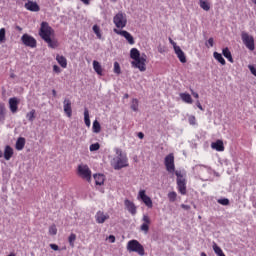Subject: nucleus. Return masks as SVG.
<instances>
[{"label": "nucleus", "mask_w": 256, "mask_h": 256, "mask_svg": "<svg viewBox=\"0 0 256 256\" xmlns=\"http://www.w3.org/2000/svg\"><path fill=\"white\" fill-rule=\"evenodd\" d=\"M40 36L50 48L55 49L58 47V42L52 39V36H54V30L49 26L48 22H42Z\"/></svg>", "instance_id": "nucleus-1"}, {"label": "nucleus", "mask_w": 256, "mask_h": 256, "mask_svg": "<svg viewBox=\"0 0 256 256\" xmlns=\"http://www.w3.org/2000/svg\"><path fill=\"white\" fill-rule=\"evenodd\" d=\"M130 58H132V67L138 68L140 72H145L146 71V61H147V56L145 54H140L139 50L136 48H132L130 50Z\"/></svg>", "instance_id": "nucleus-2"}, {"label": "nucleus", "mask_w": 256, "mask_h": 256, "mask_svg": "<svg viewBox=\"0 0 256 256\" xmlns=\"http://www.w3.org/2000/svg\"><path fill=\"white\" fill-rule=\"evenodd\" d=\"M114 152L116 153V156L110 161L112 168H114V170H121L122 168L128 167L129 162L127 155L124 154L120 148H114Z\"/></svg>", "instance_id": "nucleus-3"}, {"label": "nucleus", "mask_w": 256, "mask_h": 256, "mask_svg": "<svg viewBox=\"0 0 256 256\" xmlns=\"http://www.w3.org/2000/svg\"><path fill=\"white\" fill-rule=\"evenodd\" d=\"M176 184L178 185V192H180V194L185 195L187 192V188H186V179L185 176L186 174L184 172L181 171H176Z\"/></svg>", "instance_id": "nucleus-4"}, {"label": "nucleus", "mask_w": 256, "mask_h": 256, "mask_svg": "<svg viewBox=\"0 0 256 256\" xmlns=\"http://www.w3.org/2000/svg\"><path fill=\"white\" fill-rule=\"evenodd\" d=\"M126 249H128V252H136L140 256L145 255V249L142 244H140L137 240H130L128 241V244L126 245Z\"/></svg>", "instance_id": "nucleus-5"}, {"label": "nucleus", "mask_w": 256, "mask_h": 256, "mask_svg": "<svg viewBox=\"0 0 256 256\" xmlns=\"http://www.w3.org/2000/svg\"><path fill=\"white\" fill-rule=\"evenodd\" d=\"M241 40L247 49H249L250 51L255 50V40L253 36L249 35L247 32H242Z\"/></svg>", "instance_id": "nucleus-6"}, {"label": "nucleus", "mask_w": 256, "mask_h": 256, "mask_svg": "<svg viewBox=\"0 0 256 256\" xmlns=\"http://www.w3.org/2000/svg\"><path fill=\"white\" fill-rule=\"evenodd\" d=\"M114 25H116V28L123 29L127 26V14H124V12H118L116 16H114Z\"/></svg>", "instance_id": "nucleus-7"}, {"label": "nucleus", "mask_w": 256, "mask_h": 256, "mask_svg": "<svg viewBox=\"0 0 256 256\" xmlns=\"http://www.w3.org/2000/svg\"><path fill=\"white\" fill-rule=\"evenodd\" d=\"M78 175L88 181L89 183L92 181V171L87 165L81 164L78 167Z\"/></svg>", "instance_id": "nucleus-8"}, {"label": "nucleus", "mask_w": 256, "mask_h": 256, "mask_svg": "<svg viewBox=\"0 0 256 256\" xmlns=\"http://www.w3.org/2000/svg\"><path fill=\"white\" fill-rule=\"evenodd\" d=\"M164 165H166V170L170 173H175V158L173 154L166 156L164 159Z\"/></svg>", "instance_id": "nucleus-9"}, {"label": "nucleus", "mask_w": 256, "mask_h": 256, "mask_svg": "<svg viewBox=\"0 0 256 256\" xmlns=\"http://www.w3.org/2000/svg\"><path fill=\"white\" fill-rule=\"evenodd\" d=\"M21 40H22L23 44L27 47L35 48L37 46L36 40L28 34L23 35Z\"/></svg>", "instance_id": "nucleus-10"}, {"label": "nucleus", "mask_w": 256, "mask_h": 256, "mask_svg": "<svg viewBox=\"0 0 256 256\" xmlns=\"http://www.w3.org/2000/svg\"><path fill=\"white\" fill-rule=\"evenodd\" d=\"M114 33L124 37V39H126V41H128V44H130V45H134L135 44V40H134L133 36L129 32L118 30V29H114Z\"/></svg>", "instance_id": "nucleus-11"}, {"label": "nucleus", "mask_w": 256, "mask_h": 256, "mask_svg": "<svg viewBox=\"0 0 256 256\" xmlns=\"http://www.w3.org/2000/svg\"><path fill=\"white\" fill-rule=\"evenodd\" d=\"M142 225H140V231L144 232V234H148L149 232V226L151 224V219L148 215L144 214L142 216Z\"/></svg>", "instance_id": "nucleus-12"}, {"label": "nucleus", "mask_w": 256, "mask_h": 256, "mask_svg": "<svg viewBox=\"0 0 256 256\" xmlns=\"http://www.w3.org/2000/svg\"><path fill=\"white\" fill-rule=\"evenodd\" d=\"M138 198L142 199V202H144V204H146V206H148V208L153 207V202H152L151 198L146 195L145 190H140V192H138Z\"/></svg>", "instance_id": "nucleus-13"}, {"label": "nucleus", "mask_w": 256, "mask_h": 256, "mask_svg": "<svg viewBox=\"0 0 256 256\" xmlns=\"http://www.w3.org/2000/svg\"><path fill=\"white\" fill-rule=\"evenodd\" d=\"M124 206H126V210H128V212H130V214L135 215L137 213V207L135 206V204L132 201L125 200Z\"/></svg>", "instance_id": "nucleus-14"}, {"label": "nucleus", "mask_w": 256, "mask_h": 256, "mask_svg": "<svg viewBox=\"0 0 256 256\" xmlns=\"http://www.w3.org/2000/svg\"><path fill=\"white\" fill-rule=\"evenodd\" d=\"M18 105H19V100L17 98L14 97L9 99V108L13 114L17 113Z\"/></svg>", "instance_id": "nucleus-15"}, {"label": "nucleus", "mask_w": 256, "mask_h": 256, "mask_svg": "<svg viewBox=\"0 0 256 256\" xmlns=\"http://www.w3.org/2000/svg\"><path fill=\"white\" fill-rule=\"evenodd\" d=\"M64 112L66 115L71 118L72 117V103L69 99H65L64 102Z\"/></svg>", "instance_id": "nucleus-16"}, {"label": "nucleus", "mask_w": 256, "mask_h": 256, "mask_svg": "<svg viewBox=\"0 0 256 256\" xmlns=\"http://www.w3.org/2000/svg\"><path fill=\"white\" fill-rule=\"evenodd\" d=\"M96 221L99 224H103L106 220H108L110 218V216L108 214H105L102 211L97 212L96 216Z\"/></svg>", "instance_id": "nucleus-17"}, {"label": "nucleus", "mask_w": 256, "mask_h": 256, "mask_svg": "<svg viewBox=\"0 0 256 256\" xmlns=\"http://www.w3.org/2000/svg\"><path fill=\"white\" fill-rule=\"evenodd\" d=\"M25 8L32 12L40 11V7L38 6L37 2H32L31 0L25 4Z\"/></svg>", "instance_id": "nucleus-18"}, {"label": "nucleus", "mask_w": 256, "mask_h": 256, "mask_svg": "<svg viewBox=\"0 0 256 256\" xmlns=\"http://www.w3.org/2000/svg\"><path fill=\"white\" fill-rule=\"evenodd\" d=\"M174 53H176V56H178V60H180L181 63L187 62L185 53L181 50L180 47H176V49H174Z\"/></svg>", "instance_id": "nucleus-19"}, {"label": "nucleus", "mask_w": 256, "mask_h": 256, "mask_svg": "<svg viewBox=\"0 0 256 256\" xmlns=\"http://www.w3.org/2000/svg\"><path fill=\"white\" fill-rule=\"evenodd\" d=\"M211 148L215 149L218 152H223L225 150L224 144L221 140H218L211 144Z\"/></svg>", "instance_id": "nucleus-20"}, {"label": "nucleus", "mask_w": 256, "mask_h": 256, "mask_svg": "<svg viewBox=\"0 0 256 256\" xmlns=\"http://www.w3.org/2000/svg\"><path fill=\"white\" fill-rule=\"evenodd\" d=\"M180 99L186 104H193V99L190 94L180 93Z\"/></svg>", "instance_id": "nucleus-21"}, {"label": "nucleus", "mask_w": 256, "mask_h": 256, "mask_svg": "<svg viewBox=\"0 0 256 256\" xmlns=\"http://www.w3.org/2000/svg\"><path fill=\"white\" fill-rule=\"evenodd\" d=\"M6 107L4 103H0V122L4 123L5 119H6Z\"/></svg>", "instance_id": "nucleus-22"}, {"label": "nucleus", "mask_w": 256, "mask_h": 256, "mask_svg": "<svg viewBox=\"0 0 256 256\" xmlns=\"http://www.w3.org/2000/svg\"><path fill=\"white\" fill-rule=\"evenodd\" d=\"M14 154V150L10 146H6L4 150V158L9 161Z\"/></svg>", "instance_id": "nucleus-23"}, {"label": "nucleus", "mask_w": 256, "mask_h": 256, "mask_svg": "<svg viewBox=\"0 0 256 256\" xmlns=\"http://www.w3.org/2000/svg\"><path fill=\"white\" fill-rule=\"evenodd\" d=\"M25 144H26V139L23 138V137H20V138H18L15 147H16V149H17L18 151H21V150L24 149Z\"/></svg>", "instance_id": "nucleus-24"}, {"label": "nucleus", "mask_w": 256, "mask_h": 256, "mask_svg": "<svg viewBox=\"0 0 256 256\" xmlns=\"http://www.w3.org/2000/svg\"><path fill=\"white\" fill-rule=\"evenodd\" d=\"M93 68L99 76H103V68L98 61L93 62Z\"/></svg>", "instance_id": "nucleus-25"}, {"label": "nucleus", "mask_w": 256, "mask_h": 256, "mask_svg": "<svg viewBox=\"0 0 256 256\" xmlns=\"http://www.w3.org/2000/svg\"><path fill=\"white\" fill-rule=\"evenodd\" d=\"M56 60L62 68H67V59L64 56L57 55Z\"/></svg>", "instance_id": "nucleus-26"}, {"label": "nucleus", "mask_w": 256, "mask_h": 256, "mask_svg": "<svg viewBox=\"0 0 256 256\" xmlns=\"http://www.w3.org/2000/svg\"><path fill=\"white\" fill-rule=\"evenodd\" d=\"M222 55L230 62V63H233L234 60H233V57H232V54L230 52V50L228 48H225L222 50Z\"/></svg>", "instance_id": "nucleus-27"}, {"label": "nucleus", "mask_w": 256, "mask_h": 256, "mask_svg": "<svg viewBox=\"0 0 256 256\" xmlns=\"http://www.w3.org/2000/svg\"><path fill=\"white\" fill-rule=\"evenodd\" d=\"M212 249L217 256H226L223 250L215 242L212 244Z\"/></svg>", "instance_id": "nucleus-28"}, {"label": "nucleus", "mask_w": 256, "mask_h": 256, "mask_svg": "<svg viewBox=\"0 0 256 256\" xmlns=\"http://www.w3.org/2000/svg\"><path fill=\"white\" fill-rule=\"evenodd\" d=\"M94 179H95L96 185L101 186V185L104 184V181H105L104 175H102V174H95L94 175Z\"/></svg>", "instance_id": "nucleus-29"}, {"label": "nucleus", "mask_w": 256, "mask_h": 256, "mask_svg": "<svg viewBox=\"0 0 256 256\" xmlns=\"http://www.w3.org/2000/svg\"><path fill=\"white\" fill-rule=\"evenodd\" d=\"M199 7L204 11H209L211 6L207 0H199Z\"/></svg>", "instance_id": "nucleus-30"}, {"label": "nucleus", "mask_w": 256, "mask_h": 256, "mask_svg": "<svg viewBox=\"0 0 256 256\" xmlns=\"http://www.w3.org/2000/svg\"><path fill=\"white\" fill-rule=\"evenodd\" d=\"M213 57L215 60H217L221 65H226V61L225 59L223 58L222 54H219L217 52H214L213 53Z\"/></svg>", "instance_id": "nucleus-31"}, {"label": "nucleus", "mask_w": 256, "mask_h": 256, "mask_svg": "<svg viewBox=\"0 0 256 256\" xmlns=\"http://www.w3.org/2000/svg\"><path fill=\"white\" fill-rule=\"evenodd\" d=\"M84 121L87 127L91 126L90 113L87 108H85V111H84Z\"/></svg>", "instance_id": "nucleus-32"}, {"label": "nucleus", "mask_w": 256, "mask_h": 256, "mask_svg": "<svg viewBox=\"0 0 256 256\" xmlns=\"http://www.w3.org/2000/svg\"><path fill=\"white\" fill-rule=\"evenodd\" d=\"M132 111L137 112L139 110V101L137 99H132V104L130 105Z\"/></svg>", "instance_id": "nucleus-33"}, {"label": "nucleus", "mask_w": 256, "mask_h": 256, "mask_svg": "<svg viewBox=\"0 0 256 256\" xmlns=\"http://www.w3.org/2000/svg\"><path fill=\"white\" fill-rule=\"evenodd\" d=\"M26 118L30 121L33 122L36 118V111L33 109L32 111H30L27 115Z\"/></svg>", "instance_id": "nucleus-34"}, {"label": "nucleus", "mask_w": 256, "mask_h": 256, "mask_svg": "<svg viewBox=\"0 0 256 256\" xmlns=\"http://www.w3.org/2000/svg\"><path fill=\"white\" fill-rule=\"evenodd\" d=\"M93 132L97 134L101 132V125L97 120L93 123Z\"/></svg>", "instance_id": "nucleus-35"}, {"label": "nucleus", "mask_w": 256, "mask_h": 256, "mask_svg": "<svg viewBox=\"0 0 256 256\" xmlns=\"http://www.w3.org/2000/svg\"><path fill=\"white\" fill-rule=\"evenodd\" d=\"M76 239H77V236H76V234H74V233H72V234L69 236L68 240H69V243H70V246H71V247H74V246H75V241H76Z\"/></svg>", "instance_id": "nucleus-36"}, {"label": "nucleus", "mask_w": 256, "mask_h": 256, "mask_svg": "<svg viewBox=\"0 0 256 256\" xmlns=\"http://www.w3.org/2000/svg\"><path fill=\"white\" fill-rule=\"evenodd\" d=\"M6 41V30L4 28L0 29V42L4 43Z\"/></svg>", "instance_id": "nucleus-37"}, {"label": "nucleus", "mask_w": 256, "mask_h": 256, "mask_svg": "<svg viewBox=\"0 0 256 256\" xmlns=\"http://www.w3.org/2000/svg\"><path fill=\"white\" fill-rule=\"evenodd\" d=\"M176 199H177V193L176 192L168 193V200H170V202H175Z\"/></svg>", "instance_id": "nucleus-38"}, {"label": "nucleus", "mask_w": 256, "mask_h": 256, "mask_svg": "<svg viewBox=\"0 0 256 256\" xmlns=\"http://www.w3.org/2000/svg\"><path fill=\"white\" fill-rule=\"evenodd\" d=\"M217 203L223 206H228L230 204V201L227 198H223V199H218Z\"/></svg>", "instance_id": "nucleus-39"}, {"label": "nucleus", "mask_w": 256, "mask_h": 256, "mask_svg": "<svg viewBox=\"0 0 256 256\" xmlns=\"http://www.w3.org/2000/svg\"><path fill=\"white\" fill-rule=\"evenodd\" d=\"M93 31H94V33L97 35V37H98L99 39L102 38L100 28L97 26V24H95V26L93 27Z\"/></svg>", "instance_id": "nucleus-40"}, {"label": "nucleus", "mask_w": 256, "mask_h": 256, "mask_svg": "<svg viewBox=\"0 0 256 256\" xmlns=\"http://www.w3.org/2000/svg\"><path fill=\"white\" fill-rule=\"evenodd\" d=\"M114 72L118 75L121 74V67H120V64L118 62H114Z\"/></svg>", "instance_id": "nucleus-41"}, {"label": "nucleus", "mask_w": 256, "mask_h": 256, "mask_svg": "<svg viewBox=\"0 0 256 256\" xmlns=\"http://www.w3.org/2000/svg\"><path fill=\"white\" fill-rule=\"evenodd\" d=\"M100 149V144L99 143H95V144H92L90 146V151L91 152H95V151H98Z\"/></svg>", "instance_id": "nucleus-42"}, {"label": "nucleus", "mask_w": 256, "mask_h": 256, "mask_svg": "<svg viewBox=\"0 0 256 256\" xmlns=\"http://www.w3.org/2000/svg\"><path fill=\"white\" fill-rule=\"evenodd\" d=\"M57 232H58V230H57V228H56L55 225H52V226L49 228V234H50V235L54 236V235L57 234Z\"/></svg>", "instance_id": "nucleus-43"}, {"label": "nucleus", "mask_w": 256, "mask_h": 256, "mask_svg": "<svg viewBox=\"0 0 256 256\" xmlns=\"http://www.w3.org/2000/svg\"><path fill=\"white\" fill-rule=\"evenodd\" d=\"M188 123L192 126L196 125V117L195 116H189L188 117Z\"/></svg>", "instance_id": "nucleus-44"}, {"label": "nucleus", "mask_w": 256, "mask_h": 256, "mask_svg": "<svg viewBox=\"0 0 256 256\" xmlns=\"http://www.w3.org/2000/svg\"><path fill=\"white\" fill-rule=\"evenodd\" d=\"M205 46L213 47L214 46V39L213 38H209L208 41L205 43Z\"/></svg>", "instance_id": "nucleus-45"}, {"label": "nucleus", "mask_w": 256, "mask_h": 256, "mask_svg": "<svg viewBox=\"0 0 256 256\" xmlns=\"http://www.w3.org/2000/svg\"><path fill=\"white\" fill-rule=\"evenodd\" d=\"M248 69L251 72V74L256 77V68L254 66H252V65H249Z\"/></svg>", "instance_id": "nucleus-46"}, {"label": "nucleus", "mask_w": 256, "mask_h": 256, "mask_svg": "<svg viewBox=\"0 0 256 256\" xmlns=\"http://www.w3.org/2000/svg\"><path fill=\"white\" fill-rule=\"evenodd\" d=\"M53 71H54L55 73H57V74H60V73H61V69H60V67H58L57 65H54V66H53Z\"/></svg>", "instance_id": "nucleus-47"}, {"label": "nucleus", "mask_w": 256, "mask_h": 256, "mask_svg": "<svg viewBox=\"0 0 256 256\" xmlns=\"http://www.w3.org/2000/svg\"><path fill=\"white\" fill-rule=\"evenodd\" d=\"M168 41H170V44H172V46L174 47V50H176V48H179V46H177V44L171 38L168 39Z\"/></svg>", "instance_id": "nucleus-48"}, {"label": "nucleus", "mask_w": 256, "mask_h": 256, "mask_svg": "<svg viewBox=\"0 0 256 256\" xmlns=\"http://www.w3.org/2000/svg\"><path fill=\"white\" fill-rule=\"evenodd\" d=\"M191 92V95L195 98V99H198L199 98V94L194 92L193 90H190Z\"/></svg>", "instance_id": "nucleus-49"}, {"label": "nucleus", "mask_w": 256, "mask_h": 256, "mask_svg": "<svg viewBox=\"0 0 256 256\" xmlns=\"http://www.w3.org/2000/svg\"><path fill=\"white\" fill-rule=\"evenodd\" d=\"M51 249L58 251L59 250V246L56 244H50Z\"/></svg>", "instance_id": "nucleus-50"}, {"label": "nucleus", "mask_w": 256, "mask_h": 256, "mask_svg": "<svg viewBox=\"0 0 256 256\" xmlns=\"http://www.w3.org/2000/svg\"><path fill=\"white\" fill-rule=\"evenodd\" d=\"M196 106H197V108L198 109H200L201 111H203L204 109H203V107H202V105H201V103H200V101H196Z\"/></svg>", "instance_id": "nucleus-51"}, {"label": "nucleus", "mask_w": 256, "mask_h": 256, "mask_svg": "<svg viewBox=\"0 0 256 256\" xmlns=\"http://www.w3.org/2000/svg\"><path fill=\"white\" fill-rule=\"evenodd\" d=\"M108 240H110V243H114L115 240H116V238H115V236L110 235V236L108 237Z\"/></svg>", "instance_id": "nucleus-52"}, {"label": "nucleus", "mask_w": 256, "mask_h": 256, "mask_svg": "<svg viewBox=\"0 0 256 256\" xmlns=\"http://www.w3.org/2000/svg\"><path fill=\"white\" fill-rule=\"evenodd\" d=\"M181 208L185 210H189L191 207L189 205L182 204Z\"/></svg>", "instance_id": "nucleus-53"}, {"label": "nucleus", "mask_w": 256, "mask_h": 256, "mask_svg": "<svg viewBox=\"0 0 256 256\" xmlns=\"http://www.w3.org/2000/svg\"><path fill=\"white\" fill-rule=\"evenodd\" d=\"M138 138L143 139L144 138V134L142 132L138 133Z\"/></svg>", "instance_id": "nucleus-54"}, {"label": "nucleus", "mask_w": 256, "mask_h": 256, "mask_svg": "<svg viewBox=\"0 0 256 256\" xmlns=\"http://www.w3.org/2000/svg\"><path fill=\"white\" fill-rule=\"evenodd\" d=\"M200 256H207V254L204 253V252H201V253H200Z\"/></svg>", "instance_id": "nucleus-55"}, {"label": "nucleus", "mask_w": 256, "mask_h": 256, "mask_svg": "<svg viewBox=\"0 0 256 256\" xmlns=\"http://www.w3.org/2000/svg\"><path fill=\"white\" fill-rule=\"evenodd\" d=\"M16 29L19 30L20 32L22 31V28L19 26H17Z\"/></svg>", "instance_id": "nucleus-56"}, {"label": "nucleus", "mask_w": 256, "mask_h": 256, "mask_svg": "<svg viewBox=\"0 0 256 256\" xmlns=\"http://www.w3.org/2000/svg\"><path fill=\"white\" fill-rule=\"evenodd\" d=\"M3 157V152L0 150V158Z\"/></svg>", "instance_id": "nucleus-57"}, {"label": "nucleus", "mask_w": 256, "mask_h": 256, "mask_svg": "<svg viewBox=\"0 0 256 256\" xmlns=\"http://www.w3.org/2000/svg\"><path fill=\"white\" fill-rule=\"evenodd\" d=\"M158 52L163 53L164 51L162 49H158Z\"/></svg>", "instance_id": "nucleus-58"}, {"label": "nucleus", "mask_w": 256, "mask_h": 256, "mask_svg": "<svg viewBox=\"0 0 256 256\" xmlns=\"http://www.w3.org/2000/svg\"><path fill=\"white\" fill-rule=\"evenodd\" d=\"M56 94H57V93H56V91H55V90H53V95H54V96H56Z\"/></svg>", "instance_id": "nucleus-59"}, {"label": "nucleus", "mask_w": 256, "mask_h": 256, "mask_svg": "<svg viewBox=\"0 0 256 256\" xmlns=\"http://www.w3.org/2000/svg\"><path fill=\"white\" fill-rule=\"evenodd\" d=\"M128 97H129V95H128V94L124 95V98H128Z\"/></svg>", "instance_id": "nucleus-60"}, {"label": "nucleus", "mask_w": 256, "mask_h": 256, "mask_svg": "<svg viewBox=\"0 0 256 256\" xmlns=\"http://www.w3.org/2000/svg\"><path fill=\"white\" fill-rule=\"evenodd\" d=\"M8 256H16L14 253H11L10 255H8Z\"/></svg>", "instance_id": "nucleus-61"}, {"label": "nucleus", "mask_w": 256, "mask_h": 256, "mask_svg": "<svg viewBox=\"0 0 256 256\" xmlns=\"http://www.w3.org/2000/svg\"><path fill=\"white\" fill-rule=\"evenodd\" d=\"M252 3H254L256 5V0H252Z\"/></svg>", "instance_id": "nucleus-62"}]
</instances>
